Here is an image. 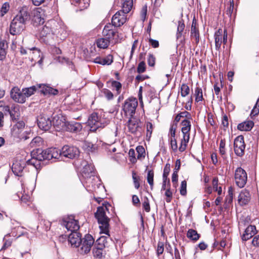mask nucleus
Segmentation results:
<instances>
[{
  "mask_svg": "<svg viewBox=\"0 0 259 259\" xmlns=\"http://www.w3.org/2000/svg\"><path fill=\"white\" fill-rule=\"evenodd\" d=\"M24 166H22L19 162L14 163L12 166V170L14 174L17 176H21L23 170Z\"/></svg>",
  "mask_w": 259,
  "mask_h": 259,
  "instance_id": "37",
  "label": "nucleus"
},
{
  "mask_svg": "<svg viewBox=\"0 0 259 259\" xmlns=\"http://www.w3.org/2000/svg\"><path fill=\"white\" fill-rule=\"evenodd\" d=\"M132 178L134 181L135 188L137 189H139L140 186L139 183L140 178L137 176L136 172L135 171H133L132 172Z\"/></svg>",
  "mask_w": 259,
  "mask_h": 259,
  "instance_id": "55",
  "label": "nucleus"
},
{
  "mask_svg": "<svg viewBox=\"0 0 259 259\" xmlns=\"http://www.w3.org/2000/svg\"><path fill=\"white\" fill-rule=\"evenodd\" d=\"M126 21V16L124 12L119 11L117 12L112 18V24L115 27H119Z\"/></svg>",
  "mask_w": 259,
  "mask_h": 259,
  "instance_id": "17",
  "label": "nucleus"
},
{
  "mask_svg": "<svg viewBox=\"0 0 259 259\" xmlns=\"http://www.w3.org/2000/svg\"><path fill=\"white\" fill-rule=\"evenodd\" d=\"M111 41L109 39L103 36L96 40V45L98 48L104 49L108 47Z\"/></svg>",
  "mask_w": 259,
  "mask_h": 259,
  "instance_id": "33",
  "label": "nucleus"
},
{
  "mask_svg": "<svg viewBox=\"0 0 259 259\" xmlns=\"http://www.w3.org/2000/svg\"><path fill=\"white\" fill-rule=\"evenodd\" d=\"M15 18L25 24L26 22L31 18L30 10L29 7L27 6L21 7Z\"/></svg>",
  "mask_w": 259,
  "mask_h": 259,
  "instance_id": "15",
  "label": "nucleus"
},
{
  "mask_svg": "<svg viewBox=\"0 0 259 259\" xmlns=\"http://www.w3.org/2000/svg\"><path fill=\"white\" fill-rule=\"evenodd\" d=\"M10 9V5L8 3H5L1 8V16H4L9 11Z\"/></svg>",
  "mask_w": 259,
  "mask_h": 259,
  "instance_id": "56",
  "label": "nucleus"
},
{
  "mask_svg": "<svg viewBox=\"0 0 259 259\" xmlns=\"http://www.w3.org/2000/svg\"><path fill=\"white\" fill-rule=\"evenodd\" d=\"M66 122L62 121L61 119H60L59 117H55L53 120V125L57 127V130L65 129Z\"/></svg>",
  "mask_w": 259,
  "mask_h": 259,
  "instance_id": "40",
  "label": "nucleus"
},
{
  "mask_svg": "<svg viewBox=\"0 0 259 259\" xmlns=\"http://www.w3.org/2000/svg\"><path fill=\"white\" fill-rule=\"evenodd\" d=\"M254 125V122L250 120L246 121L239 123L237 126V128L241 131H249Z\"/></svg>",
  "mask_w": 259,
  "mask_h": 259,
  "instance_id": "31",
  "label": "nucleus"
},
{
  "mask_svg": "<svg viewBox=\"0 0 259 259\" xmlns=\"http://www.w3.org/2000/svg\"><path fill=\"white\" fill-rule=\"evenodd\" d=\"M28 164L34 166L36 169L40 167V163L35 157L31 155V158L27 161Z\"/></svg>",
  "mask_w": 259,
  "mask_h": 259,
  "instance_id": "52",
  "label": "nucleus"
},
{
  "mask_svg": "<svg viewBox=\"0 0 259 259\" xmlns=\"http://www.w3.org/2000/svg\"><path fill=\"white\" fill-rule=\"evenodd\" d=\"M37 124L39 128L47 131H49L52 125V121L50 117L48 116H40L37 119Z\"/></svg>",
  "mask_w": 259,
  "mask_h": 259,
  "instance_id": "14",
  "label": "nucleus"
},
{
  "mask_svg": "<svg viewBox=\"0 0 259 259\" xmlns=\"http://www.w3.org/2000/svg\"><path fill=\"white\" fill-rule=\"evenodd\" d=\"M12 134L14 137L20 140H25L27 139L25 135V131L19 130V128H13Z\"/></svg>",
  "mask_w": 259,
  "mask_h": 259,
  "instance_id": "34",
  "label": "nucleus"
},
{
  "mask_svg": "<svg viewBox=\"0 0 259 259\" xmlns=\"http://www.w3.org/2000/svg\"><path fill=\"white\" fill-rule=\"evenodd\" d=\"M191 38L192 39H194L196 44L199 41V31L196 27V21L195 19H193L191 25Z\"/></svg>",
  "mask_w": 259,
  "mask_h": 259,
  "instance_id": "29",
  "label": "nucleus"
},
{
  "mask_svg": "<svg viewBox=\"0 0 259 259\" xmlns=\"http://www.w3.org/2000/svg\"><path fill=\"white\" fill-rule=\"evenodd\" d=\"M6 41L4 40L0 41V60H3L6 55L7 45L5 44Z\"/></svg>",
  "mask_w": 259,
  "mask_h": 259,
  "instance_id": "43",
  "label": "nucleus"
},
{
  "mask_svg": "<svg viewBox=\"0 0 259 259\" xmlns=\"http://www.w3.org/2000/svg\"><path fill=\"white\" fill-rule=\"evenodd\" d=\"M47 160H51L53 158L59 159L62 156L61 151L56 148H51L47 149Z\"/></svg>",
  "mask_w": 259,
  "mask_h": 259,
  "instance_id": "25",
  "label": "nucleus"
},
{
  "mask_svg": "<svg viewBox=\"0 0 259 259\" xmlns=\"http://www.w3.org/2000/svg\"><path fill=\"white\" fill-rule=\"evenodd\" d=\"M38 89L40 90V92L44 95H57L58 91L56 89H54L49 86L45 84H37Z\"/></svg>",
  "mask_w": 259,
  "mask_h": 259,
  "instance_id": "26",
  "label": "nucleus"
},
{
  "mask_svg": "<svg viewBox=\"0 0 259 259\" xmlns=\"http://www.w3.org/2000/svg\"><path fill=\"white\" fill-rule=\"evenodd\" d=\"M10 115L13 120L18 119L20 116L19 106L16 104L12 105Z\"/></svg>",
  "mask_w": 259,
  "mask_h": 259,
  "instance_id": "32",
  "label": "nucleus"
},
{
  "mask_svg": "<svg viewBox=\"0 0 259 259\" xmlns=\"http://www.w3.org/2000/svg\"><path fill=\"white\" fill-rule=\"evenodd\" d=\"M115 26L111 24L106 25L103 30V36L108 38L113 43L117 42L118 34H117Z\"/></svg>",
  "mask_w": 259,
  "mask_h": 259,
  "instance_id": "6",
  "label": "nucleus"
},
{
  "mask_svg": "<svg viewBox=\"0 0 259 259\" xmlns=\"http://www.w3.org/2000/svg\"><path fill=\"white\" fill-rule=\"evenodd\" d=\"M82 148L88 152H93L97 150V146L90 142L84 141L82 144Z\"/></svg>",
  "mask_w": 259,
  "mask_h": 259,
  "instance_id": "38",
  "label": "nucleus"
},
{
  "mask_svg": "<svg viewBox=\"0 0 259 259\" xmlns=\"http://www.w3.org/2000/svg\"><path fill=\"white\" fill-rule=\"evenodd\" d=\"M143 207L146 212H149L150 210V206L149 204V200L147 197H145L144 202H143Z\"/></svg>",
  "mask_w": 259,
  "mask_h": 259,
  "instance_id": "64",
  "label": "nucleus"
},
{
  "mask_svg": "<svg viewBox=\"0 0 259 259\" xmlns=\"http://www.w3.org/2000/svg\"><path fill=\"white\" fill-rule=\"evenodd\" d=\"M107 236H100L96 241L95 245H97L98 246L105 248L108 246V242L111 240L110 238V235L109 234V232L108 234H105Z\"/></svg>",
  "mask_w": 259,
  "mask_h": 259,
  "instance_id": "28",
  "label": "nucleus"
},
{
  "mask_svg": "<svg viewBox=\"0 0 259 259\" xmlns=\"http://www.w3.org/2000/svg\"><path fill=\"white\" fill-rule=\"evenodd\" d=\"M113 56L111 55H108L104 58H102L101 65H109L113 62Z\"/></svg>",
  "mask_w": 259,
  "mask_h": 259,
  "instance_id": "50",
  "label": "nucleus"
},
{
  "mask_svg": "<svg viewBox=\"0 0 259 259\" xmlns=\"http://www.w3.org/2000/svg\"><path fill=\"white\" fill-rule=\"evenodd\" d=\"M95 243L94 238L90 234H87L81 239L80 243L77 247H78V252L82 254H87L89 253Z\"/></svg>",
  "mask_w": 259,
  "mask_h": 259,
  "instance_id": "2",
  "label": "nucleus"
},
{
  "mask_svg": "<svg viewBox=\"0 0 259 259\" xmlns=\"http://www.w3.org/2000/svg\"><path fill=\"white\" fill-rule=\"evenodd\" d=\"M24 234L23 233H21V234L17 235V233L15 231H12L10 233L6 235L3 239L4 244L2 249H6L10 247L14 238H18Z\"/></svg>",
  "mask_w": 259,
  "mask_h": 259,
  "instance_id": "16",
  "label": "nucleus"
},
{
  "mask_svg": "<svg viewBox=\"0 0 259 259\" xmlns=\"http://www.w3.org/2000/svg\"><path fill=\"white\" fill-rule=\"evenodd\" d=\"M112 87L115 88L117 92V93H119L120 92V90L121 89V84L117 81H113L111 83Z\"/></svg>",
  "mask_w": 259,
  "mask_h": 259,
  "instance_id": "62",
  "label": "nucleus"
},
{
  "mask_svg": "<svg viewBox=\"0 0 259 259\" xmlns=\"http://www.w3.org/2000/svg\"><path fill=\"white\" fill-rule=\"evenodd\" d=\"M256 233L255 226L250 225L245 230L242 236V239L246 241L251 238Z\"/></svg>",
  "mask_w": 259,
  "mask_h": 259,
  "instance_id": "27",
  "label": "nucleus"
},
{
  "mask_svg": "<svg viewBox=\"0 0 259 259\" xmlns=\"http://www.w3.org/2000/svg\"><path fill=\"white\" fill-rule=\"evenodd\" d=\"M165 190H166L165 192V196H166L165 201L166 202L169 203L172 199V193L170 190L169 187L168 188L166 187Z\"/></svg>",
  "mask_w": 259,
  "mask_h": 259,
  "instance_id": "58",
  "label": "nucleus"
},
{
  "mask_svg": "<svg viewBox=\"0 0 259 259\" xmlns=\"http://www.w3.org/2000/svg\"><path fill=\"white\" fill-rule=\"evenodd\" d=\"M47 11L50 13L48 8H47L46 10L41 7L34 9L31 12V18L34 24L37 25L44 23V19L47 16Z\"/></svg>",
  "mask_w": 259,
  "mask_h": 259,
  "instance_id": "5",
  "label": "nucleus"
},
{
  "mask_svg": "<svg viewBox=\"0 0 259 259\" xmlns=\"http://www.w3.org/2000/svg\"><path fill=\"white\" fill-rule=\"evenodd\" d=\"M146 70V64L144 61L141 62L138 66L137 72L139 73H143Z\"/></svg>",
  "mask_w": 259,
  "mask_h": 259,
  "instance_id": "61",
  "label": "nucleus"
},
{
  "mask_svg": "<svg viewBox=\"0 0 259 259\" xmlns=\"http://www.w3.org/2000/svg\"><path fill=\"white\" fill-rule=\"evenodd\" d=\"M195 101L198 102L203 100L202 90L199 87L196 88L195 90Z\"/></svg>",
  "mask_w": 259,
  "mask_h": 259,
  "instance_id": "47",
  "label": "nucleus"
},
{
  "mask_svg": "<svg viewBox=\"0 0 259 259\" xmlns=\"http://www.w3.org/2000/svg\"><path fill=\"white\" fill-rule=\"evenodd\" d=\"M170 170V164L167 163L166 164L164 170H163V173L162 175V186L161 188V191L164 190L166 189L167 186H170V181L169 179H168L167 177L169 175V173Z\"/></svg>",
  "mask_w": 259,
  "mask_h": 259,
  "instance_id": "19",
  "label": "nucleus"
},
{
  "mask_svg": "<svg viewBox=\"0 0 259 259\" xmlns=\"http://www.w3.org/2000/svg\"><path fill=\"white\" fill-rule=\"evenodd\" d=\"M104 248L94 245L93 248V253L94 256L101 258L103 255V249Z\"/></svg>",
  "mask_w": 259,
  "mask_h": 259,
  "instance_id": "44",
  "label": "nucleus"
},
{
  "mask_svg": "<svg viewBox=\"0 0 259 259\" xmlns=\"http://www.w3.org/2000/svg\"><path fill=\"white\" fill-rule=\"evenodd\" d=\"M148 64L150 66H154L155 63V58L153 54H149L147 59Z\"/></svg>",
  "mask_w": 259,
  "mask_h": 259,
  "instance_id": "60",
  "label": "nucleus"
},
{
  "mask_svg": "<svg viewBox=\"0 0 259 259\" xmlns=\"http://www.w3.org/2000/svg\"><path fill=\"white\" fill-rule=\"evenodd\" d=\"M37 89L38 87L37 84L36 85H33L29 88H24L22 90L24 93L25 98L26 99V98H28L33 95Z\"/></svg>",
  "mask_w": 259,
  "mask_h": 259,
  "instance_id": "39",
  "label": "nucleus"
},
{
  "mask_svg": "<svg viewBox=\"0 0 259 259\" xmlns=\"http://www.w3.org/2000/svg\"><path fill=\"white\" fill-rule=\"evenodd\" d=\"M87 123L90 127V131L93 132H95L98 128L103 127L107 124L106 121L102 119L96 113H93L89 116Z\"/></svg>",
  "mask_w": 259,
  "mask_h": 259,
  "instance_id": "3",
  "label": "nucleus"
},
{
  "mask_svg": "<svg viewBox=\"0 0 259 259\" xmlns=\"http://www.w3.org/2000/svg\"><path fill=\"white\" fill-rule=\"evenodd\" d=\"M181 131L183 133V138L181 140L179 150L180 152H183L185 150L187 144L189 141L190 131L184 130H181Z\"/></svg>",
  "mask_w": 259,
  "mask_h": 259,
  "instance_id": "21",
  "label": "nucleus"
},
{
  "mask_svg": "<svg viewBox=\"0 0 259 259\" xmlns=\"http://www.w3.org/2000/svg\"><path fill=\"white\" fill-rule=\"evenodd\" d=\"M25 24L14 18L10 26V32L12 35L20 34L25 28Z\"/></svg>",
  "mask_w": 259,
  "mask_h": 259,
  "instance_id": "10",
  "label": "nucleus"
},
{
  "mask_svg": "<svg viewBox=\"0 0 259 259\" xmlns=\"http://www.w3.org/2000/svg\"><path fill=\"white\" fill-rule=\"evenodd\" d=\"M215 47L217 50H219L222 43L226 44L227 41V33L226 30L219 29L214 34Z\"/></svg>",
  "mask_w": 259,
  "mask_h": 259,
  "instance_id": "8",
  "label": "nucleus"
},
{
  "mask_svg": "<svg viewBox=\"0 0 259 259\" xmlns=\"http://www.w3.org/2000/svg\"><path fill=\"white\" fill-rule=\"evenodd\" d=\"M62 225L66 227L68 231L71 232H76L79 228L77 221L75 220L72 216L64 218Z\"/></svg>",
  "mask_w": 259,
  "mask_h": 259,
  "instance_id": "11",
  "label": "nucleus"
},
{
  "mask_svg": "<svg viewBox=\"0 0 259 259\" xmlns=\"http://www.w3.org/2000/svg\"><path fill=\"white\" fill-rule=\"evenodd\" d=\"M251 199V195L246 189L242 190L238 197V202L241 205H246Z\"/></svg>",
  "mask_w": 259,
  "mask_h": 259,
  "instance_id": "20",
  "label": "nucleus"
},
{
  "mask_svg": "<svg viewBox=\"0 0 259 259\" xmlns=\"http://www.w3.org/2000/svg\"><path fill=\"white\" fill-rule=\"evenodd\" d=\"M136 151L138 153L137 159L142 160L145 156V150L143 146H139L136 148Z\"/></svg>",
  "mask_w": 259,
  "mask_h": 259,
  "instance_id": "46",
  "label": "nucleus"
},
{
  "mask_svg": "<svg viewBox=\"0 0 259 259\" xmlns=\"http://www.w3.org/2000/svg\"><path fill=\"white\" fill-rule=\"evenodd\" d=\"M52 28L51 27L50 23H47L45 26H42L39 31V35L41 37H47L53 33Z\"/></svg>",
  "mask_w": 259,
  "mask_h": 259,
  "instance_id": "30",
  "label": "nucleus"
},
{
  "mask_svg": "<svg viewBox=\"0 0 259 259\" xmlns=\"http://www.w3.org/2000/svg\"><path fill=\"white\" fill-rule=\"evenodd\" d=\"M234 178L236 184L239 188H243L247 182V174L243 168L238 167L235 170Z\"/></svg>",
  "mask_w": 259,
  "mask_h": 259,
  "instance_id": "7",
  "label": "nucleus"
},
{
  "mask_svg": "<svg viewBox=\"0 0 259 259\" xmlns=\"http://www.w3.org/2000/svg\"><path fill=\"white\" fill-rule=\"evenodd\" d=\"M82 127V126L80 123L75 121H71L66 122L65 129L70 132L77 133L80 132Z\"/></svg>",
  "mask_w": 259,
  "mask_h": 259,
  "instance_id": "23",
  "label": "nucleus"
},
{
  "mask_svg": "<svg viewBox=\"0 0 259 259\" xmlns=\"http://www.w3.org/2000/svg\"><path fill=\"white\" fill-rule=\"evenodd\" d=\"M181 124L182 126L181 130L190 131L191 125L189 120L184 119L182 121Z\"/></svg>",
  "mask_w": 259,
  "mask_h": 259,
  "instance_id": "57",
  "label": "nucleus"
},
{
  "mask_svg": "<svg viewBox=\"0 0 259 259\" xmlns=\"http://www.w3.org/2000/svg\"><path fill=\"white\" fill-rule=\"evenodd\" d=\"M31 155H33V157H35L37 160L39 161V163L40 161L47 159V149L45 150H42L41 149H37L36 150H33L31 152Z\"/></svg>",
  "mask_w": 259,
  "mask_h": 259,
  "instance_id": "24",
  "label": "nucleus"
},
{
  "mask_svg": "<svg viewBox=\"0 0 259 259\" xmlns=\"http://www.w3.org/2000/svg\"><path fill=\"white\" fill-rule=\"evenodd\" d=\"M10 95L11 98L16 102L22 104L26 102V98L23 90L21 91L17 87H15L12 89Z\"/></svg>",
  "mask_w": 259,
  "mask_h": 259,
  "instance_id": "13",
  "label": "nucleus"
},
{
  "mask_svg": "<svg viewBox=\"0 0 259 259\" xmlns=\"http://www.w3.org/2000/svg\"><path fill=\"white\" fill-rule=\"evenodd\" d=\"M185 28V24L182 21H179L177 28V38L178 39L182 36V33Z\"/></svg>",
  "mask_w": 259,
  "mask_h": 259,
  "instance_id": "51",
  "label": "nucleus"
},
{
  "mask_svg": "<svg viewBox=\"0 0 259 259\" xmlns=\"http://www.w3.org/2000/svg\"><path fill=\"white\" fill-rule=\"evenodd\" d=\"M245 148L244 137L242 136L236 137L234 142V149L235 154L238 156H242L244 154Z\"/></svg>",
  "mask_w": 259,
  "mask_h": 259,
  "instance_id": "9",
  "label": "nucleus"
},
{
  "mask_svg": "<svg viewBox=\"0 0 259 259\" xmlns=\"http://www.w3.org/2000/svg\"><path fill=\"white\" fill-rule=\"evenodd\" d=\"M154 171L152 170H149L148 171L147 180V182L150 186L151 189H153L154 185Z\"/></svg>",
  "mask_w": 259,
  "mask_h": 259,
  "instance_id": "49",
  "label": "nucleus"
},
{
  "mask_svg": "<svg viewBox=\"0 0 259 259\" xmlns=\"http://www.w3.org/2000/svg\"><path fill=\"white\" fill-rule=\"evenodd\" d=\"M187 236L192 240L197 241L199 239L200 235L197 233L196 231L193 229H189L188 231Z\"/></svg>",
  "mask_w": 259,
  "mask_h": 259,
  "instance_id": "42",
  "label": "nucleus"
},
{
  "mask_svg": "<svg viewBox=\"0 0 259 259\" xmlns=\"http://www.w3.org/2000/svg\"><path fill=\"white\" fill-rule=\"evenodd\" d=\"M190 93L189 87L186 84L183 83L181 87V95L182 97H185Z\"/></svg>",
  "mask_w": 259,
  "mask_h": 259,
  "instance_id": "53",
  "label": "nucleus"
},
{
  "mask_svg": "<svg viewBox=\"0 0 259 259\" xmlns=\"http://www.w3.org/2000/svg\"><path fill=\"white\" fill-rule=\"evenodd\" d=\"M20 53L22 55L27 54L30 55L31 54H36L38 57H40L41 53L40 50L35 47H33L31 49H28L27 50L21 48L20 49Z\"/></svg>",
  "mask_w": 259,
  "mask_h": 259,
  "instance_id": "35",
  "label": "nucleus"
},
{
  "mask_svg": "<svg viewBox=\"0 0 259 259\" xmlns=\"http://www.w3.org/2000/svg\"><path fill=\"white\" fill-rule=\"evenodd\" d=\"M80 234L76 232H71L68 236V240L71 246L77 247L81 241Z\"/></svg>",
  "mask_w": 259,
  "mask_h": 259,
  "instance_id": "22",
  "label": "nucleus"
},
{
  "mask_svg": "<svg viewBox=\"0 0 259 259\" xmlns=\"http://www.w3.org/2000/svg\"><path fill=\"white\" fill-rule=\"evenodd\" d=\"M133 7L132 0H125L122 5V10L121 11L124 12V14L128 13L131 10Z\"/></svg>",
  "mask_w": 259,
  "mask_h": 259,
  "instance_id": "41",
  "label": "nucleus"
},
{
  "mask_svg": "<svg viewBox=\"0 0 259 259\" xmlns=\"http://www.w3.org/2000/svg\"><path fill=\"white\" fill-rule=\"evenodd\" d=\"M226 140L222 139L219 144V152L222 156H225L226 154Z\"/></svg>",
  "mask_w": 259,
  "mask_h": 259,
  "instance_id": "45",
  "label": "nucleus"
},
{
  "mask_svg": "<svg viewBox=\"0 0 259 259\" xmlns=\"http://www.w3.org/2000/svg\"><path fill=\"white\" fill-rule=\"evenodd\" d=\"M130 117L128 121L127 126L129 131L132 133L135 134L137 132L139 125L137 121L132 119Z\"/></svg>",
  "mask_w": 259,
  "mask_h": 259,
  "instance_id": "36",
  "label": "nucleus"
},
{
  "mask_svg": "<svg viewBox=\"0 0 259 259\" xmlns=\"http://www.w3.org/2000/svg\"><path fill=\"white\" fill-rule=\"evenodd\" d=\"M94 167L91 165H86L84 166L82 175V177L87 179L86 183L88 184L94 179L95 173Z\"/></svg>",
  "mask_w": 259,
  "mask_h": 259,
  "instance_id": "18",
  "label": "nucleus"
},
{
  "mask_svg": "<svg viewBox=\"0 0 259 259\" xmlns=\"http://www.w3.org/2000/svg\"><path fill=\"white\" fill-rule=\"evenodd\" d=\"M137 106L138 101L136 98H129L126 99L122 107L125 116L132 117L135 113Z\"/></svg>",
  "mask_w": 259,
  "mask_h": 259,
  "instance_id": "4",
  "label": "nucleus"
},
{
  "mask_svg": "<svg viewBox=\"0 0 259 259\" xmlns=\"http://www.w3.org/2000/svg\"><path fill=\"white\" fill-rule=\"evenodd\" d=\"M146 131H147L146 138H147V139L149 140L151 137V135H152V131H153V124H152L151 122H146Z\"/></svg>",
  "mask_w": 259,
  "mask_h": 259,
  "instance_id": "54",
  "label": "nucleus"
},
{
  "mask_svg": "<svg viewBox=\"0 0 259 259\" xmlns=\"http://www.w3.org/2000/svg\"><path fill=\"white\" fill-rule=\"evenodd\" d=\"M187 182L183 181L181 184L180 193L182 195H185L187 193Z\"/></svg>",
  "mask_w": 259,
  "mask_h": 259,
  "instance_id": "59",
  "label": "nucleus"
},
{
  "mask_svg": "<svg viewBox=\"0 0 259 259\" xmlns=\"http://www.w3.org/2000/svg\"><path fill=\"white\" fill-rule=\"evenodd\" d=\"M42 140L40 137H36L34 138L30 143L31 147H35L39 146L42 144Z\"/></svg>",
  "mask_w": 259,
  "mask_h": 259,
  "instance_id": "48",
  "label": "nucleus"
},
{
  "mask_svg": "<svg viewBox=\"0 0 259 259\" xmlns=\"http://www.w3.org/2000/svg\"><path fill=\"white\" fill-rule=\"evenodd\" d=\"M110 206H111L109 203L103 204L102 206L97 208L95 213V217L99 224L100 234H108L110 219L107 217L106 213L108 211V207Z\"/></svg>",
  "mask_w": 259,
  "mask_h": 259,
  "instance_id": "1",
  "label": "nucleus"
},
{
  "mask_svg": "<svg viewBox=\"0 0 259 259\" xmlns=\"http://www.w3.org/2000/svg\"><path fill=\"white\" fill-rule=\"evenodd\" d=\"M259 113V99L257 100L256 105L251 111L250 115L255 116Z\"/></svg>",
  "mask_w": 259,
  "mask_h": 259,
  "instance_id": "63",
  "label": "nucleus"
},
{
  "mask_svg": "<svg viewBox=\"0 0 259 259\" xmlns=\"http://www.w3.org/2000/svg\"><path fill=\"white\" fill-rule=\"evenodd\" d=\"M61 153L63 156L72 159L78 156L79 151L76 147L65 145L62 147Z\"/></svg>",
  "mask_w": 259,
  "mask_h": 259,
  "instance_id": "12",
  "label": "nucleus"
}]
</instances>
